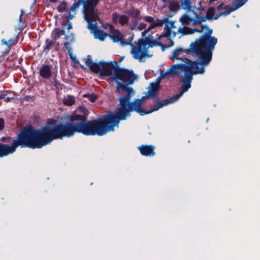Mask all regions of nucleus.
Returning a JSON list of instances; mask_svg holds the SVG:
<instances>
[{
	"mask_svg": "<svg viewBox=\"0 0 260 260\" xmlns=\"http://www.w3.org/2000/svg\"><path fill=\"white\" fill-rule=\"evenodd\" d=\"M184 64H175L167 72H161L160 77L164 78L170 77L182 73L181 75L180 82L182 85L178 94L168 99L161 102H158L154 108L150 111H146L141 108L143 101L145 97L141 99L136 100L134 102L130 103L131 98L134 95L135 92L131 87H125L123 84L126 83L132 84L137 80V76L134 74L133 71L116 68L112 62L100 61L99 63L93 62L90 57L88 56L85 60L86 64L90 70L96 74H99L100 77L110 76V80L115 82L117 84V90H125L126 95L124 97L119 98V107L113 113H110L103 117L101 121H92L90 123H94L96 126L93 128L95 131H102L104 133L99 135L102 136L107 132L114 130V126H118L120 120H124L130 116V112L136 111L141 115H144L151 112L158 110L159 108L168 104L173 103L177 101L182 94L186 92L191 87V82L192 80V76L204 73V70L201 64L193 62L190 60L184 58Z\"/></svg>",
	"mask_w": 260,
	"mask_h": 260,
	"instance_id": "obj_1",
	"label": "nucleus"
},
{
	"mask_svg": "<svg viewBox=\"0 0 260 260\" xmlns=\"http://www.w3.org/2000/svg\"><path fill=\"white\" fill-rule=\"evenodd\" d=\"M53 120L49 119L48 124L40 130H36L31 126L24 128L18 135L17 140L10 137H2V141L8 140L11 145L0 143V157L12 154L18 146L40 148L50 143L53 140L71 137L76 132L82 133L86 135H101L103 131H95L93 128L96 125L90 121L86 122L84 116L75 114L71 118V122L66 125H52Z\"/></svg>",
	"mask_w": 260,
	"mask_h": 260,
	"instance_id": "obj_2",
	"label": "nucleus"
},
{
	"mask_svg": "<svg viewBox=\"0 0 260 260\" xmlns=\"http://www.w3.org/2000/svg\"><path fill=\"white\" fill-rule=\"evenodd\" d=\"M217 40L215 37L204 36L201 37L199 40H196L190 45L191 50H186L188 54L190 52L194 53L201 62L194 61L193 62H198L202 64L203 68L207 66L212 58V52L214 46L217 43ZM185 51L181 48L174 50L172 54L173 59H180V55ZM191 61V60H190ZM193 62V61H192ZM204 70V68H203Z\"/></svg>",
	"mask_w": 260,
	"mask_h": 260,
	"instance_id": "obj_3",
	"label": "nucleus"
},
{
	"mask_svg": "<svg viewBox=\"0 0 260 260\" xmlns=\"http://www.w3.org/2000/svg\"><path fill=\"white\" fill-rule=\"evenodd\" d=\"M99 1L100 0H78L77 2L74 3L70 9L69 15L64 16L69 19H73L76 14L77 10L80 5L82 4L84 19L89 23L88 27L94 29L95 25L92 22L98 18L95 7Z\"/></svg>",
	"mask_w": 260,
	"mask_h": 260,
	"instance_id": "obj_4",
	"label": "nucleus"
},
{
	"mask_svg": "<svg viewBox=\"0 0 260 260\" xmlns=\"http://www.w3.org/2000/svg\"><path fill=\"white\" fill-rule=\"evenodd\" d=\"M181 6L182 9L186 11L179 19L183 25L190 23L194 25L200 24L206 21L204 10L192 6L191 0H181Z\"/></svg>",
	"mask_w": 260,
	"mask_h": 260,
	"instance_id": "obj_5",
	"label": "nucleus"
},
{
	"mask_svg": "<svg viewBox=\"0 0 260 260\" xmlns=\"http://www.w3.org/2000/svg\"><path fill=\"white\" fill-rule=\"evenodd\" d=\"M156 40H150L149 38L145 40L139 39L134 44H131V53L133 57L139 61H144L145 59L152 56L148 49L149 47L158 45Z\"/></svg>",
	"mask_w": 260,
	"mask_h": 260,
	"instance_id": "obj_6",
	"label": "nucleus"
},
{
	"mask_svg": "<svg viewBox=\"0 0 260 260\" xmlns=\"http://www.w3.org/2000/svg\"><path fill=\"white\" fill-rule=\"evenodd\" d=\"M247 0L245 2V0H236V3H237V6L234 8H230V10L225 12L222 13L221 12H219L220 8L222 6V4L220 3L217 7V9H215L213 8H210L207 12H205L204 16L206 17V20L208 19H216L218 18L219 16L222 14L226 15L231 12L237 10L242 6H243ZM204 11H205L204 10Z\"/></svg>",
	"mask_w": 260,
	"mask_h": 260,
	"instance_id": "obj_7",
	"label": "nucleus"
},
{
	"mask_svg": "<svg viewBox=\"0 0 260 260\" xmlns=\"http://www.w3.org/2000/svg\"><path fill=\"white\" fill-rule=\"evenodd\" d=\"M181 28H177L175 25V22L173 21H169L166 23L165 30V32L160 35L158 38L156 40L158 45L161 44V39L163 38L174 37L177 34L181 32Z\"/></svg>",
	"mask_w": 260,
	"mask_h": 260,
	"instance_id": "obj_8",
	"label": "nucleus"
},
{
	"mask_svg": "<svg viewBox=\"0 0 260 260\" xmlns=\"http://www.w3.org/2000/svg\"><path fill=\"white\" fill-rule=\"evenodd\" d=\"M112 19L115 24H119L121 26L128 25L129 20V16L118 13H113L112 15Z\"/></svg>",
	"mask_w": 260,
	"mask_h": 260,
	"instance_id": "obj_9",
	"label": "nucleus"
},
{
	"mask_svg": "<svg viewBox=\"0 0 260 260\" xmlns=\"http://www.w3.org/2000/svg\"><path fill=\"white\" fill-rule=\"evenodd\" d=\"M109 37L114 42H119L122 46H125L128 43L123 40V36L118 29H115L111 34L109 35Z\"/></svg>",
	"mask_w": 260,
	"mask_h": 260,
	"instance_id": "obj_10",
	"label": "nucleus"
},
{
	"mask_svg": "<svg viewBox=\"0 0 260 260\" xmlns=\"http://www.w3.org/2000/svg\"><path fill=\"white\" fill-rule=\"evenodd\" d=\"M99 20V18L97 20H95L94 21H93L92 23L95 25V27L94 29H90L89 27L88 29H90L91 30H95L94 32V36L95 39H98L100 41H103L105 40V39L107 38L108 36H109L108 34H107L106 32H105L103 30L101 29H96V21ZM88 25H89L88 22L87 21ZM87 27H88V25H87Z\"/></svg>",
	"mask_w": 260,
	"mask_h": 260,
	"instance_id": "obj_11",
	"label": "nucleus"
},
{
	"mask_svg": "<svg viewBox=\"0 0 260 260\" xmlns=\"http://www.w3.org/2000/svg\"><path fill=\"white\" fill-rule=\"evenodd\" d=\"M138 148L143 155L151 156L155 154L154 147L152 145H142Z\"/></svg>",
	"mask_w": 260,
	"mask_h": 260,
	"instance_id": "obj_12",
	"label": "nucleus"
},
{
	"mask_svg": "<svg viewBox=\"0 0 260 260\" xmlns=\"http://www.w3.org/2000/svg\"><path fill=\"white\" fill-rule=\"evenodd\" d=\"M51 67L49 65L43 66L40 70V75L44 79H49L51 76Z\"/></svg>",
	"mask_w": 260,
	"mask_h": 260,
	"instance_id": "obj_13",
	"label": "nucleus"
},
{
	"mask_svg": "<svg viewBox=\"0 0 260 260\" xmlns=\"http://www.w3.org/2000/svg\"><path fill=\"white\" fill-rule=\"evenodd\" d=\"M165 20L162 19H156L155 20H153V22L150 24L148 28L142 32V36H145L151 29L162 26Z\"/></svg>",
	"mask_w": 260,
	"mask_h": 260,
	"instance_id": "obj_14",
	"label": "nucleus"
},
{
	"mask_svg": "<svg viewBox=\"0 0 260 260\" xmlns=\"http://www.w3.org/2000/svg\"><path fill=\"white\" fill-rule=\"evenodd\" d=\"M159 89V84L152 83L149 87V89L146 94L148 98H153L158 92Z\"/></svg>",
	"mask_w": 260,
	"mask_h": 260,
	"instance_id": "obj_15",
	"label": "nucleus"
},
{
	"mask_svg": "<svg viewBox=\"0 0 260 260\" xmlns=\"http://www.w3.org/2000/svg\"><path fill=\"white\" fill-rule=\"evenodd\" d=\"M128 14L133 18L137 20H141L142 19V17L141 16V12L138 9L132 8L128 10Z\"/></svg>",
	"mask_w": 260,
	"mask_h": 260,
	"instance_id": "obj_16",
	"label": "nucleus"
},
{
	"mask_svg": "<svg viewBox=\"0 0 260 260\" xmlns=\"http://www.w3.org/2000/svg\"><path fill=\"white\" fill-rule=\"evenodd\" d=\"M180 5L178 0L169 1V9L171 11H177L179 10Z\"/></svg>",
	"mask_w": 260,
	"mask_h": 260,
	"instance_id": "obj_17",
	"label": "nucleus"
},
{
	"mask_svg": "<svg viewBox=\"0 0 260 260\" xmlns=\"http://www.w3.org/2000/svg\"><path fill=\"white\" fill-rule=\"evenodd\" d=\"M62 102L64 105L69 106H72L75 102V97L70 95L64 96Z\"/></svg>",
	"mask_w": 260,
	"mask_h": 260,
	"instance_id": "obj_18",
	"label": "nucleus"
},
{
	"mask_svg": "<svg viewBox=\"0 0 260 260\" xmlns=\"http://www.w3.org/2000/svg\"><path fill=\"white\" fill-rule=\"evenodd\" d=\"M64 30H60L59 29H55L52 31V38L54 41H56L59 38L61 35H64Z\"/></svg>",
	"mask_w": 260,
	"mask_h": 260,
	"instance_id": "obj_19",
	"label": "nucleus"
},
{
	"mask_svg": "<svg viewBox=\"0 0 260 260\" xmlns=\"http://www.w3.org/2000/svg\"><path fill=\"white\" fill-rule=\"evenodd\" d=\"M57 9L59 12L62 13L68 11V4L66 2L62 1L58 5Z\"/></svg>",
	"mask_w": 260,
	"mask_h": 260,
	"instance_id": "obj_20",
	"label": "nucleus"
},
{
	"mask_svg": "<svg viewBox=\"0 0 260 260\" xmlns=\"http://www.w3.org/2000/svg\"><path fill=\"white\" fill-rule=\"evenodd\" d=\"M138 20L134 19L132 20L129 23L128 22L129 28L132 30H137L138 26Z\"/></svg>",
	"mask_w": 260,
	"mask_h": 260,
	"instance_id": "obj_21",
	"label": "nucleus"
},
{
	"mask_svg": "<svg viewBox=\"0 0 260 260\" xmlns=\"http://www.w3.org/2000/svg\"><path fill=\"white\" fill-rule=\"evenodd\" d=\"M103 28L109 31L111 34L115 29L114 27L111 24L106 23L103 25Z\"/></svg>",
	"mask_w": 260,
	"mask_h": 260,
	"instance_id": "obj_22",
	"label": "nucleus"
},
{
	"mask_svg": "<svg viewBox=\"0 0 260 260\" xmlns=\"http://www.w3.org/2000/svg\"><path fill=\"white\" fill-rule=\"evenodd\" d=\"M2 42L3 44L7 45L8 46L14 45L16 44V42L12 39H10L8 42L5 40H2Z\"/></svg>",
	"mask_w": 260,
	"mask_h": 260,
	"instance_id": "obj_23",
	"label": "nucleus"
},
{
	"mask_svg": "<svg viewBox=\"0 0 260 260\" xmlns=\"http://www.w3.org/2000/svg\"><path fill=\"white\" fill-rule=\"evenodd\" d=\"M143 19L146 21V22H148L149 23H152L153 22V21L154 20L153 18L151 16H145L143 18Z\"/></svg>",
	"mask_w": 260,
	"mask_h": 260,
	"instance_id": "obj_24",
	"label": "nucleus"
},
{
	"mask_svg": "<svg viewBox=\"0 0 260 260\" xmlns=\"http://www.w3.org/2000/svg\"><path fill=\"white\" fill-rule=\"evenodd\" d=\"M146 27V24L143 22L138 23L137 30H142Z\"/></svg>",
	"mask_w": 260,
	"mask_h": 260,
	"instance_id": "obj_25",
	"label": "nucleus"
},
{
	"mask_svg": "<svg viewBox=\"0 0 260 260\" xmlns=\"http://www.w3.org/2000/svg\"><path fill=\"white\" fill-rule=\"evenodd\" d=\"M79 109L85 116L89 114V111L86 108L84 107H81Z\"/></svg>",
	"mask_w": 260,
	"mask_h": 260,
	"instance_id": "obj_26",
	"label": "nucleus"
},
{
	"mask_svg": "<svg viewBox=\"0 0 260 260\" xmlns=\"http://www.w3.org/2000/svg\"><path fill=\"white\" fill-rule=\"evenodd\" d=\"M84 96H88L89 100L91 102H94L97 99V96L95 95H84Z\"/></svg>",
	"mask_w": 260,
	"mask_h": 260,
	"instance_id": "obj_27",
	"label": "nucleus"
},
{
	"mask_svg": "<svg viewBox=\"0 0 260 260\" xmlns=\"http://www.w3.org/2000/svg\"><path fill=\"white\" fill-rule=\"evenodd\" d=\"M53 43H54L53 40H47L46 41V46L45 48L50 47Z\"/></svg>",
	"mask_w": 260,
	"mask_h": 260,
	"instance_id": "obj_28",
	"label": "nucleus"
},
{
	"mask_svg": "<svg viewBox=\"0 0 260 260\" xmlns=\"http://www.w3.org/2000/svg\"><path fill=\"white\" fill-rule=\"evenodd\" d=\"M4 127V121L3 119H0V131L3 129Z\"/></svg>",
	"mask_w": 260,
	"mask_h": 260,
	"instance_id": "obj_29",
	"label": "nucleus"
},
{
	"mask_svg": "<svg viewBox=\"0 0 260 260\" xmlns=\"http://www.w3.org/2000/svg\"><path fill=\"white\" fill-rule=\"evenodd\" d=\"M71 28H72V23H69V24H68V29H70Z\"/></svg>",
	"mask_w": 260,
	"mask_h": 260,
	"instance_id": "obj_30",
	"label": "nucleus"
},
{
	"mask_svg": "<svg viewBox=\"0 0 260 260\" xmlns=\"http://www.w3.org/2000/svg\"><path fill=\"white\" fill-rule=\"evenodd\" d=\"M70 45V43L69 42H65L64 43V46H66V47H68V46Z\"/></svg>",
	"mask_w": 260,
	"mask_h": 260,
	"instance_id": "obj_31",
	"label": "nucleus"
},
{
	"mask_svg": "<svg viewBox=\"0 0 260 260\" xmlns=\"http://www.w3.org/2000/svg\"><path fill=\"white\" fill-rule=\"evenodd\" d=\"M50 2L52 3H55L57 2V0H49Z\"/></svg>",
	"mask_w": 260,
	"mask_h": 260,
	"instance_id": "obj_32",
	"label": "nucleus"
},
{
	"mask_svg": "<svg viewBox=\"0 0 260 260\" xmlns=\"http://www.w3.org/2000/svg\"><path fill=\"white\" fill-rule=\"evenodd\" d=\"M212 30L211 29L209 30V33L210 35L212 33Z\"/></svg>",
	"mask_w": 260,
	"mask_h": 260,
	"instance_id": "obj_33",
	"label": "nucleus"
},
{
	"mask_svg": "<svg viewBox=\"0 0 260 260\" xmlns=\"http://www.w3.org/2000/svg\"><path fill=\"white\" fill-rule=\"evenodd\" d=\"M216 1V0H211V1H210V3H212V2H214V1Z\"/></svg>",
	"mask_w": 260,
	"mask_h": 260,
	"instance_id": "obj_34",
	"label": "nucleus"
},
{
	"mask_svg": "<svg viewBox=\"0 0 260 260\" xmlns=\"http://www.w3.org/2000/svg\"><path fill=\"white\" fill-rule=\"evenodd\" d=\"M9 101V99L7 98V101Z\"/></svg>",
	"mask_w": 260,
	"mask_h": 260,
	"instance_id": "obj_35",
	"label": "nucleus"
},
{
	"mask_svg": "<svg viewBox=\"0 0 260 260\" xmlns=\"http://www.w3.org/2000/svg\"><path fill=\"white\" fill-rule=\"evenodd\" d=\"M148 1H149L150 0H147Z\"/></svg>",
	"mask_w": 260,
	"mask_h": 260,
	"instance_id": "obj_36",
	"label": "nucleus"
},
{
	"mask_svg": "<svg viewBox=\"0 0 260 260\" xmlns=\"http://www.w3.org/2000/svg\"><path fill=\"white\" fill-rule=\"evenodd\" d=\"M246 0H245V2L246 1Z\"/></svg>",
	"mask_w": 260,
	"mask_h": 260,
	"instance_id": "obj_37",
	"label": "nucleus"
}]
</instances>
